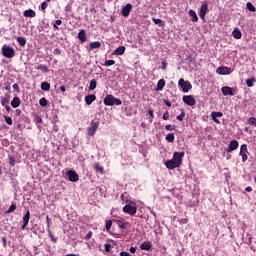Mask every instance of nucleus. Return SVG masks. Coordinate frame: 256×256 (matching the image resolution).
I'll return each mask as SVG.
<instances>
[{
  "label": "nucleus",
  "instance_id": "nucleus-1",
  "mask_svg": "<svg viewBox=\"0 0 256 256\" xmlns=\"http://www.w3.org/2000/svg\"><path fill=\"white\" fill-rule=\"evenodd\" d=\"M183 157H185V152H174L172 159L165 162L167 169H177L183 163Z\"/></svg>",
  "mask_w": 256,
  "mask_h": 256
},
{
  "label": "nucleus",
  "instance_id": "nucleus-2",
  "mask_svg": "<svg viewBox=\"0 0 256 256\" xmlns=\"http://www.w3.org/2000/svg\"><path fill=\"white\" fill-rule=\"evenodd\" d=\"M103 102L106 107H113V105H123V101H121V99L116 98L111 94L106 95Z\"/></svg>",
  "mask_w": 256,
  "mask_h": 256
},
{
  "label": "nucleus",
  "instance_id": "nucleus-3",
  "mask_svg": "<svg viewBox=\"0 0 256 256\" xmlns=\"http://www.w3.org/2000/svg\"><path fill=\"white\" fill-rule=\"evenodd\" d=\"M2 55H4L6 59H13V57H15V49L7 44H4L2 46Z\"/></svg>",
  "mask_w": 256,
  "mask_h": 256
},
{
  "label": "nucleus",
  "instance_id": "nucleus-4",
  "mask_svg": "<svg viewBox=\"0 0 256 256\" xmlns=\"http://www.w3.org/2000/svg\"><path fill=\"white\" fill-rule=\"evenodd\" d=\"M179 87H181L183 93H189L191 89H193V85H191V82L185 81V79L180 78L178 81Z\"/></svg>",
  "mask_w": 256,
  "mask_h": 256
},
{
  "label": "nucleus",
  "instance_id": "nucleus-5",
  "mask_svg": "<svg viewBox=\"0 0 256 256\" xmlns=\"http://www.w3.org/2000/svg\"><path fill=\"white\" fill-rule=\"evenodd\" d=\"M123 212L127 213L128 215H135V213H137V206L134 202H130L123 207Z\"/></svg>",
  "mask_w": 256,
  "mask_h": 256
},
{
  "label": "nucleus",
  "instance_id": "nucleus-6",
  "mask_svg": "<svg viewBox=\"0 0 256 256\" xmlns=\"http://www.w3.org/2000/svg\"><path fill=\"white\" fill-rule=\"evenodd\" d=\"M182 101H183V103H185V105H188V107H193V106L197 105V100H195V97H193V95L183 96Z\"/></svg>",
  "mask_w": 256,
  "mask_h": 256
},
{
  "label": "nucleus",
  "instance_id": "nucleus-7",
  "mask_svg": "<svg viewBox=\"0 0 256 256\" xmlns=\"http://www.w3.org/2000/svg\"><path fill=\"white\" fill-rule=\"evenodd\" d=\"M216 73L218 75H231L233 73V69L227 66H220L216 69Z\"/></svg>",
  "mask_w": 256,
  "mask_h": 256
},
{
  "label": "nucleus",
  "instance_id": "nucleus-8",
  "mask_svg": "<svg viewBox=\"0 0 256 256\" xmlns=\"http://www.w3.org/2000/svg\"><path fill=\"white\" fill-rule=\"evenodd\" d=\"M221 92L225 97L227 96L234 97V95H236L235 88H232L229 86L222 87Z\"/></svg>",
  "mask_w": 256,
  "mask_h": 256
},
{
  "label": "nucleus",
  "instance_id": "nucleus-9",
  "mask_svg": "<svg viewBox=\"0 0 256 256\" xmlns=\"http://www.w3.org/2000/svg\"><path fill=\"white\" fill-rule=\"evenodd\" d=\"M97 129H99V121H92L90 127L88 128V135L93 137V135L97 133Z\"/></svg>",
  "mask_w": 256,
  "mask_h": 256
},
{
  "label": "nucleus",
  "instance_id": "nucleus-10",
  "mask_svg": "<svg viewBox=\"0 0 256 256\" xmlns=\"http://www.w3.org/2000/svg\"><path fill=\"white\" fill-rule=\"evenodd\" d=\"M248 153H249V150H247V145L246 144L241 145L239 155L240 157H242V163H245V161L249 159V157L247 156Z\"/></svg>",
  "mask_w": 256,
  "mask_h": 256
},
{
  "label": "nucleus",
  "instance_id": "nucleus-11",
  "mask_svg": "<svg viewBox=\"0 0 256 256\" xmlns=\"http://www.w3.org/2000/svg\"><path fill=\"white\" fill-rule=\"evenodd\" d=\"M208 11H209V4L207 2H204L200 7V12H199L200 19H203V21H205V15H207Z\"/></svg>",
  "mask_w": 256,
  "mask_h": 256
},
{
  "label": "nucleus",
  "instance_id": "nucleus-12",
  "mask_svg": "<svg viewBox=\"0 0 256 256\" xmlns=\"http://www.w3.org/2000/svg\"><path fill=\"white\" fill-rule=\"evenodd\" d=\"M67 177L72 183H77V181H79V175L74 170H69L67 172Z\"/></svg>",
  "mask_w": 256,
  "mask_h": 256
},
{
  "label": "nucleus",
  "instance_id": "nucleus-13",
  "mask_svg": "<svg viewBox=\"0 0 256 256\" xmlns=\"http://www.w3.org/2000/svg\"><path fill=\"white\" fill-rule=\"evenodd\" d=\"M131 9H133V5H131V3L126 4L122 8V15H123V17H129V14L131 13Z\"/></svg>",
  "mask_w": 256,
  "mask_h": 256
},
{
  "label": "nucleus",
  "instance_id": "nucleus-14",
  "mask_svg": "<svg viewBox=\"0 0 256 256\" xmlns=\"http://www.w3.org/2000/svg\"><path fill=\"white\" fill-rule=\"evenodd\" d=\"M239 147V142L237 140L230 141L229 147L227 149V153H232V151H235Z\"/></svg>",
  "mask_w": 256,
  "mask_h": 256
},
{
  "label": "nucleus",
  "instance_id": "nucleus-15",
  "mask_svg": "<svg viewBox=\"0 0 256 256\" xmlns=\"http://www.w3.org/2000/svg\"><path fill=\"white\" fill-rule=\"evenodd\" d=\"M29 219H31V213L28 210L26 214L23 216V225H22L23 230H25V228L29 225Z\"/></svg>",
  "mask_w": 256,
  "mask_h": 256
},
{
  "label": "nucleus",
  "instance_id": "nucleus-16",
  "mask_svg": "<svg viewBox=\"0 0 256 256\" xmlns=\"http://www.w3.org/2000/svg\"><path fill=\"white\" fill-rule=\"evenodd\" d=\"M151 247H153V244H151V242H149V241H146L140 245V249L142 251H149L151 249Z\"/></svg>",
  "mask_w": 256,
  "mask_h": 256
},
{
  "label": "nucleus",
  "instance_id": "nucleus-17",
  "mask_svg": "<svg viewBox=\"0 0 256 256\" xmlns=\"http://www.w3.org/2000/svg\"><path fill=\"white\" fill-rule=\"evenodd\" d=\"M95 99H97V96H95V94L87 95V96L85 97V103H86V105H91V103H93V101H95Z\"/></svg>",
  "mask_w": 256,
  "mask_h": 256
},
{
  "label": "nucleus",
  "instance_id": "nucleus-18",
  "mask_svg": "<svg viewBox=\"0 0 256 256\" xmlns=\"http://www.w3.org/2000/svg\"><path fill=\"white\" fill-rule=\"evenodd\" d=\"M232 37H234V39H241V37H243V34L241 33V30L239 28H235L232 32Z\"/></svg>",
  "mask_w": 256,
  "mask_h": 256
},
{
  "label": "nucleus",
  "instance_id": "nucleus-19",
  "mask_svg": "<svg viewBox=\"0 0 256 256\" xmlns=\"http://www.w3.org/2000/svg\"><path fill=\"white\" fill-rule=\"evenodd\" d=\"M19 105H21V99H19V97H14L11 101V107H13V109H17Z\"/></svg>",
  "mask_w": 256,
  "mask_h": 256
},
{
  "label": "nucleus",
  "instance_id": "nucleus-20",
  "mask_svg": "<svg viewBox=\"0 0 256 256\" xmlns=\"http://www.w3.org/2000/svg\"><path fill=\"white\" fill-rule=\"evenodd\" d=\"M78 39L81 41V43H85L87 41V36L85 35V30H80L78 33Z\"/></svg>",
  "mask_w": 256,
  "mask_h": 256
},
{
  "label": "nucleus",
  "instance_id": "nucleus-21",
  "mask_svg": "<svg viewBox=\"0 0 256 256\" xmlns=\"http://www.w3.org/2000/svg\"><path fill=\"white\" fill-rule=\"evenodd\" d=\"M124 53H125V46H120L113 51L112 55H123Z\"/></svg>",
  "mask_w": 256,
  "mask_h": 256
},
{
  "label": "nucleus",
  "instance_id": "nucleus-22",
  "mask_svg": "<svg viewBox=\"0 0 256 256\" xmlns=\"http://www.w3.org/2000/svg\"><path fill=\"white\" fill-rule=\"evenodd\" d=\"M165 88V79H160L157 83L156 91H163Z\"/></svg>",
  "mask_w": 256,
  "mask_h": 256
},
{
  "label": "nucleus",
  "instance_id": "nucleus-23",
  "mask_svg": "<svg viewBox=\"0 0 256 256\" xmlns=\"http://www.w3.org/2000/svg\"><path fill=\"white\" fill-rule=\"evenodd\" d=\"M37 71H42V73H47L49 71V67H47V65L44 64H39L36 67Z\"/></svg>",
  "mask_w": 256,
  "mask_h": 256
},
{
  "label": "nucleus",
  "instance_id": "nucleus-24",
  "mask_svg": "<svg viewBox=\"0 0 256 256\" xmlns=\"http://www.w3.org/2000/svg\"><path fill=\"white\" fill-rule=\"evenodd\" d=\"M189 15L192 18L193 23H197L199 21V17H197V13L194 10H189Z\"/></svg>",
  "mask_w": 256,
  "mask_h": 256
},
{
  "label": "nucleus",
  "instance_id": "nucleus-25",
  "mask_svg": "<svg viewBox=\"0 0 256 256\" xmlns=\"http://www.w3.org/2000/svg\"><path fill=\"white\" fill-rule=\"evenodd\" d=\"M35 15H36V13L32 9H28V10L24 11V17H31V18H33V17H35Z\"/></svg>",
  "mask_w": 256,
  "mask_h": 256
},
{
  "label": "nucleus",
  "instance_id": "nucleus-26",
  "mask_svg": "<svg viewBox=\"0 0 256 256\" xmlns=\"http://www.w3.org/2000/svg\"><path fill=\"white\" fill-rule=\"evenodd\" d=\"M17 42L21 47H25V45H27V39L25 37H17Z\"/></svg>",
  "mask_w": 256,
  "mask_h": 256
},
{
  "label": "nucleus",
  "instance_id": "nucleus-27",
  "mask_svg": "<svg viewBox=\"0 0 256 256\" xmlns=\"http://www.w3.org/2000/svg\"><path fill=\"white\" fill-rule=\"evenodd\" d=\"M9 99H10L9 94H6V95L4 96V98L1 99V105H2L3 107H5L6 105H9Z\"/></svg>",
  "mask_w": 256,
  "mask_h": 256
},
{
  "label": "nucleus",
  "instance_id": "nucleus-28",
  "mask_svg": "<svg viewBox=\"0 0 256 256\" xmlns=\"http://www.w3.org/2000/svg\"><path fill=\"white\" fill-rule=\"evenodd\" d=\"M97 89V80L92 79L89 85V91H95Z\"/></svg>",
  "mask_w": 256,
  "mask_h": 256
},
{
  "label": "nucleus",
  "instance_id": "nucleus-29",
  "mask_svg": "<svg viewBox=\"0 0 256 256\" xmlns=\"http://www.w3.org/2000/svg\"><path fill=\"white\" fill-rule=\"evenodd\" d=\"M41 89L42 91H49V89H51V84H49V82H42Z\"/></svg>",
  "mask_w": 256,
  "mask_h": 256
},
{
  "label": "nucleus",
  "instance_id": "nucleus-30",
  "mask_svg": "<svg viewBox=\"0 0 256 256\" xmlns=\"http://www.w3.org/2000/svg\"><path fill=\"white\" fill-rule=\"evenodd\" d=\"M166 141L168 143H173L175 141V134L169 133L166 135Z\"/></svg>",
  "mask_w": 256,
  "mask_h": 256
},
{
  "label": "nucleus",
  "instance_id": "nucleus-31",
  "mask_svg": "<svg viewBox=\"0 0 256 256\" xmlns=\"http://www.w3.org/2000/svg\"><path fill=\"white\" fill-rule=\"evenodd\" d=\"M99 47H101V42H99V41H95V42L90 43V48L91 49H99Z\"/></svg>",
  "mask_w": 256,
  "mask_h": 256
},
{
  "label": "nucleus",
  "instance_id": "nucleus-32",
  "mask_svg": "<svg viewBox=\"0 0 256 256\" xmlns=\"http://www.w3.org/2000/svg\"><path fill=\"white\" fill-rule=\"evenodd\" d=\"M211 117H212L213 121H215V119H217L219 117H223V112H212Z\"/></svg>",
  "mask_w": 256,
  "mask_h": 256
},
{
  "label": "nucleus",
  "instance_id": "nucleus-33",
  "mask_svg": "<svg viewBox=\"0 0 256 256\" xmlns=\"http://www.w3.org/2000/svg\"><path fill=\"white\" fill-rule=\"evenodd\" d=\"M94 169H95V171H97V173L103 174V171H104L103 166L99 165V163H96L94 165Z\"/></svg>",
  "mask_w": 256,
  "mask_h": 256
},
{
  "label": "nucleus",
  "instance_id": "nucleus-34",
  "mask_svg": "<svg viewBox=\"0 0 256 256\" xmlns=\"http://www.w3.org/2000/svg\"><path fill=\"white\" fill-rule=\"evenodd\" d=\"M127 225H129V222H121V220H118V227L119 229H127Z\"/></svg>",
  "mask_w": 256,
  "mask_h": 256
},
{
  "label": "nucleus",
  "instance_id": "nucleus-35",
  "mask_svg": "<svg viewBox=\"0 0 256 256\" xmlns=\"http://www.w3.org/2000/svg\"><path fill=\"white\" fill-rule=\"evenodd\" d=\"M246 7H247L248 11H251L252 13H255L256 8L254 7V5L251 2H248L246 4Z\"/></svg>",
  "mask_w": 256,
  "mask_h": 256
},
{
  "label": "nucleus",
  "instance_id": "nucleus-36",
  "mask_svg": "<svg viewBox=\"0 0 256 256\" xmlns=\"http://www.w3.org/2000/svg\"><path fill=\"white\" fill-rule=\"evenodd\" d=\"M253 83H255V78H250L246 80L247 87H253Z\"/></svg>",
  "mask_w": 256,
  "mask_h": 256
},
{
  "label": "nucleus",
  "instance_id": "nucleus-37",
  "mask_svg": "<svg viewBox=\"0 0 256 256\" xmlns=\"http://www.w3.org/2000/svg\"><path fill=\"white\" fill-rule=\"evenodd\" d=\"M48 235L51 239V241H53V243H57V238L53 237V232H51V229H47Z\"/></svg>",
  "mask_w": 256,
  "mask_h": 256
},
{
  "label": "nucleus",
  "instance_id": "nucleus-38",
  "mask_svg": "<svg viewBox=\"0 0 256 256\" xmlns=\"http://www.w3.org/2000/svg\"><path fill=\"white\" fill-rule=\"evenodd\" d=\"M51 2V0H46V1H44L42 4H41V9H42V11H45V9H47V7H48V3H50Z\"/></svg>",
  "mask_w": 256,
  "mask_h": 256
},
{
  "label": "nucleus",
  "instance_id": "nucleus-39",
  "mask_svg": "<svg viewBox=\"0 0 256 256\" xmlns=\"http://www.w3.org/2000/svg\"><path fill=\"white\" fill-rule=\"evenodd\" d=\"M4 120L7 123V125H13V119L9 116H4Z\"/></svg>",
  "mask_w": 256,
  "mask_h": 256
},
{
  "label": "nucleus",
  "instance_id": "nucleus-40",
  "mask_svg": "<svg viewBox=\"0 0 256 256\" xmlns=\"http://www.w3.org/2000/svg\"><path fill=\"white\" fill-rule=\"evenodd\" d=\"M248 123H249V125L256 127V118L255 117L249 118Z\"/></svg>",
  "mask_w": 256,
  "mask_h": 256
},
{
  "label": "nucleus",
  "instance_id": "nucleus-41",
  "mask_svg": "<svg viewBox=\"0 0 256 256\" xmlns=\"http://www.w3.org/2000/svg\"><path fill=\"white\" fill-rule=\"evenodd\" d=\"M39 103H40V105H41V107H47V99L46 98H41L40 100H39Z\"/></svg>",
  "mask_w": 256,
  "mask_h": 256
},
{
  "label": "nucleus",
  "instance_id": "nucleus-42",
  "mask_svg": "<svg viewBox=\"0 0 256 256\" xmlns=\"http://www.w3.org/2000/svg\"><path fill=\"white\" fill-rule=\"evenodd\" d=\"M186 61L189 62V63H195V57H193V55L189 54L186 57Z\"/></svg>",
  "mask_w": 256,
  "mask_h": 256
},
{
  "label": "nucleus",
  "instance_id": "nucleus-43",
  "mask_svg": "<svg viewBox=\"0 0 256 256\" xmlns=\"http://www.w3.org/2000/svg\"><path fill=\"white\" fill-rule=\"evenodd\" d=\"M104 65L105 67H111V65H115V60H106Z\"/></svg>",
  "mask_w": 256,
  "mask_h": 256
},
{
  "label": "nucleus",
  "instance_id": "nucleus-44",
  "mask_svg": "<svg viewBox=\"0 0 256 256\" xmlns=\"http://www.w3.org/2000/svg\"><path fill=\"white\" fill-rule=\"evenodd\" d=\"M112 225H113V221L111 220L106 221V225H105L106 231H109Z\"/></svg>",
  "mask_w": 256,
  "mask_h": 256
},
{
  "label": "nucleus",
  "instance_id": "nucleus-45",
  "mask_svg": "<svg viewBox=\"0 0 256 256\" xmlns=\"http://www.w3.org/2000/svg\"><path fill=\"white\" fill-rule=\"evenodd\" d=\"M176 119L178 121H183V119H185V111L182 110L181 114L179 116H177Z\"/></svg>",
  "mask_w": 256,
  "mask_h": 256
},
{
  "label": "nucleus",
  "instance_id": "nucleus-46",
  "mask_svg": "<svg viewBox=\"0 0 256 256\" xmlns=\"http://www.w3.org/2000/svg\"><path fill=\"white\" fill-rule=\"evenodd\" d=\"M15 209H17V205L12 204L9 209L7 210V213H13V211H15Z\"/></svg>",
  "mask_w": 256,
  "mask_h": 256
},
{
  "label": "nucleus",
  "instance_id": "nucleus-47",
  "mask_svg": "<svg viewBox=\"0 0 256 256\" xmlns=\"http://www.w3.org/2000/svg\"><path fill=\"white\" fill-rule=\"evenodd\" d=\"M121 199L122 201H124V203H129V198H127V193L122 194Z\"/></svg>",
  "mask_w": 256,
  "mask_h": 256
},
{
  "label": "nucleus",
  "instance_id": "nucleus-48",
  "mask_svg": "<svg viewBox=\"0 0 256 256\" xmlns=\"http://www.w3.org/2000/svg\"><path fill=\"white\" fill-rule=\"evenodd\" d=\"M166 131H175V126L168 124L165 126Z\"/></svg>",
  "mask_w": 256,
  "mask_h": 256
},
{
  "label": "nucleus",
  "instance_id": "nucleus-49",
  "mask_svg": "<svg viewBox=\"0 0 256 256\" xmlns=\"http://www.w3.org/2000/svg\"><path fill=\"white\" fill-rule=\"evenodd\" d=\"M46 223H47V229H51V218H49V216H46Z\"/></svg>",
  "mask_w": 256,
  "mask_h": 256
},
{
  "label": "nucleus",
  "instance_id": "nucleus-50",
  "mask_svg": "<svg viewBox=\"0 0 256 256\" xmlns=\"http://www.w3.org/2000/svg\"><path fill=\"white\" fill-rule=\"evenodd\" d=\"M152 21L155 23V25H161V23H163V20L157 18H153Z\"/></svg>",
  "mask_w": 256,
  "mask_h": 256
},
{
  "label": "nucleus",
  "instance_id": "nucleus-51",
  "mask_svg": "<svg viewBox=\"0 0 256 256\" xmlns=\"http://www.w3.org/2000/svg\"><path fill=\"white\" fill-rule=\"evenodd\" d=\"M62 24H63V21L56 20L55 23H54V29H59V27H57V25H62Z\"/></svg>",
  "mask_w": 256,
  "mask_h": 256
},
{
  "label": "nucleus",
  "instance_id": "nucleus-52",
  "mask_svg": "<svg viewBox=\"0 0 256 256\" xmlns=\"http://www.w3.org/2000/svg\"><path fill=\"white\" fill-rule=\"evenodd\" d=\"M162 119L164 121H167L169 119V112L168 111L164 112Z\"/></svg>",
  "mask_w": 256,
  "mask_h": 256
},
{
  "label": "nucleus",
  "instance_id": "nucleus-53",
  "mask_svg": "<svg viewBox=\"0 0 256 256\" xmlns=\"http://www.w3.org/2000/svg\"><path fill=\"white\" fill-rule=\"evenodd\" d=\"M104 249L107 253H109V251H111V244H105Z\"/></svg>",
  "mask_w": 256,
  "mask_h": 256
},
{
  "label": "nucleus",
  "instance_id": "nucleus-54",
  "mask_svg": "<svg viewBox=\"0 0 256 256\" xmlns=\"http://www.w3.org/2000/svg\"><path fill=\"white\" fill-rule=\"evenodd\" d=\"M13 89H15V91H17V93H19V84L15 83L12 85Z\"/></svg>",
  "mask_w": 256,
  "mask_h": 256
},
{
  "label": "nucleus",
  "instance_id": "nucleus-55",
  "mask_svg": "<svg viewBox=\"0 0 256 256\" xmlns=\"http://www.w3.org/2000/svg\"><path fill=\"white\" fill-rule=\"evenodd\" d=\"M148 115L150 116L151 119L155 117V115H153V110L151 109L148 110Z\"/></svg>",
  "mask_w": 256,
  "mask_h": 256
},
{
  "label": "nucleus",
  "instance_id": "nucleus-56",
  "mask_svg": "<svg viewBox=\"0 0 256 256\" xmlns=\"http://www.w3.org/2000/svg\"><path fill=\"white\" fill-rule=\"evenodd\" d=\"M54 55H61V50L59 48L54 49Z\"/></svg>",
  "mask_w": 256,
  "mask_h": 256
},
{
  "label": "nucleus",
  "instance_id": "nucleus-57",
  "mask_svg": "<svg viewBox=\"0 0 256 256\" xmlns=\"http://www.w3.org/2000/svg\"><path fill=\"white\" fill-rule=\"evenodd\" d=\"M91 237H93V232H89V233L86 235L87 241H89V239H91Z\"/></svg>",
  "mask_w": 256,
  "mask_h": 256
},
{
  "label": "nucleus",
  "instance_id": "nucleus-58",
  "mask_svg": "<svg viewBox=\"0 0 256 256\" xmlns=\"http://www.w3.org/2000/svg\"><path fill=\"white\" fill-rule=\"evenodd\" d=\"M120 256H131V254H129V252H120Z\"/></svg>",
  "mask_w": 256,
  "mask_h": 256
},
{
  "label": "nucleus",
  "instance_id": "nucleus-59",
  "mask_svg": "<svg viewBox=\"0 0 256 256\" xmlns=\"http://www.w3.org/2000/svg\"><path fill=\"white\" fill-rule=\"evenodd\" d=\"M245 191L247 193H251V191H253V188L251 186H248V187L245 188Z\"/></svg>",
  "mask_w": 256,
  "mask_h": 256
},
{
  "label": "nucleus",
  "instance_id": "nucleus-60",
  "mask_svg": "<svg viewBox=\"0 0 256 256\" xmlns=\"http://www.w3.org/2000/svg\"><path fill=\"white\" fill-rule=\"evenodd\" d=\"M162 69L165 71L167 69V62L163 61L162 62Z\"/></svg>",
  "mask_w": 256,
  "mask_h": 256
},
{
  "label": "nucleus",
  "instance_id": "nucleus-61",
  "mask_svg": "<svg viewBox=\"0 0 256 256\" xmlns=\"http://www.w3.org/2000/svg\"><path fill=\"white\" fill-rule=\"evenodd\" d=\"M137 247H130V253H136Z\"/></svg>",
  "mask_w": 256,
  "mask_h": 256
},
{
  "label": "nucleus",
  "instance_id": "nucleus-62",
  "mask_svg": "<svg viewBox=\"0 0 256 256\" xmlns=\"http://www.w3.org/2000/svg\"><path fill=\"white\" fill-rule=\"evenodd\" d=\"M164 103L167 107H171V102L169 100H164Z\"/></svg>",
  "mask_w": 256,
  "mask_h": 256
},
{
  "label": "nucleus",
  "instance_id": "nucleus-63",
  "mask_svg": "<svg viewBox=\"0 0 256 256\" xmlns=\"http://www.w3.org/2000/svg\"><path fill=\"white\" fill-rule=\"evenodd\" d=\"M66 90H67V89L65 88L64 85H62V86L60 87V91H62V93H65Z\"/></svg>",
  "mask_w": 256,
  "mask_h": 256
},
{
  "label": "nucleus",
  "instance_id": "nucleus-64",
  "mask_svg": "<svg viewBox=\"0 0 256 256\" xmlns=\"http://www.w3.org/2000/svg\"><path fill=\"white\" fill-rule=\"evenodd\" d=\"M4 107H5L6 111H8V112L11 111V106H10V105L7 104V105L4 106Z\"/></svg>",
  "mask_w": 256,
  "mask_h": 256
}]
</instances>
